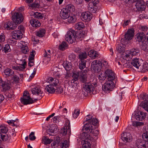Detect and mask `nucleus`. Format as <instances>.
I'll list each match as a JSON object with an SVG mask.
<instances>
[{
	"label": "nucleus",
	"mask_w": 148,
	"mask_h": 148,
	"mask_svg": "<svg viewBox=\"0 0 148 148\" xmlns=\"http://www.w3.org/2000/svg\"><path fill=\"white\" fill-rule=\"evenodd\" d=\"M101 66L102 63L99 60H96L93 61V71L94 72H98V79L100 81H103L105 79L106 75L105 72L104 73L100 71Z\"/></svg>",
	"instance_id": "nucleus-1"
},
{
	"label": "nucleus",
	"mask_w": 148,
	"mask_h": 148,
	"mask_svg": "<svg viewBox=\"0 0 148 148\" xmlns=\"http://www.w3.org/2000/svg\"><path fill=\"white\" fill-rule=\"evenodd\" d=\"M142 62L138 58L133 59L132 61L131 64L136 69L137 71L145 72L148 69L147 63H142Z\"/></svg>",
	"instance_id": "nucleus-2"
},
{
	"label": "nucleus",
	"mask_w": 148,
	"mask_h": 148,
	"mask_svg": "<svg viewBox=\"0 0 148 148\" xmlns=\"http://www.w3.org/2000/svg\"><path fill=\"white\" fill-rule=\"evenodd\" d=\"M83 132L81 134L82 138H89L91 140L92 135V123H86L83 127Z\"/></svg>",
	"instance_id": "nucleus-3"
},
{
	"label": "nucleus",
	"mask_w": 148,
	"mask_h": 148,
	"mask_svg": "<svg viewBox=\"0 0 148 148\" xmlns=\"http://www.w3.org/2000/svg\"><path fill=\"white\" fill-rule=\"evenodd\" d=\"M20 100L22 104L26 105L34 103L38 100V99H35L34 100H33L30 97L29 92L27 91L24 92L23 97L21 98Z\"/></svg>",
	"instance_id": "nucleus-4"
},
{
	"label": "nucleus",
	"mask_w": 148,
	"mask_h": 148,
	"mask_svg": "<svg viewBox=\"0 0 148 148\" xmlns=\"http://www.w3.org/2000/svg\"><path fill=\"white\" fill-rule=\"evenodd\" d=\"M92 2L89 3L88 5V10L89 12H83L82 13L81 16V19L83 21H89L92 19V16H91L90 12L92 13Z\"/></svg>",
	"instance_id": "nucleus-5"
},
{
	"label": "nucleus",
	"mask_w": 148,
	"mask_h": 148,
	"mask_svg": "<svg viewBox=\"0 0 148 148\" xmlns=\"http://www.w3.org/2000/svg\"><path fill=\"white\" fill-rule=\"evenodd\" d=\"M75 31L73 29H70L65 36L66 40L69 43L72 44L75 40Z\"/></svg>",
	"instance_id": "nucleus-6"
},
{
	"label": "nucleus",
	"mask_w": 148,
	"mask_h": 148,
	"mask_svg": "<svg viewBox=\"0 0 148 148\" xmlns=\"http://www.w3.org/2000/svg\"><path fill=\"white\" fill-rule=\"evenodd\" d=\"M113 80H108L102 86L103 90L106 92L110 91H111L114 87V83Z\"/></svg>",
	"instance_id": "nucleus-7"
},
{
	"label": "nucleus",
	"mask_w": 148,
	"mask_h": 148,
	"mask_svg": "<svg viewBox=\"0 0 148 148\" xmlns=\"http://www.w3.org/2000/svg\"><path fill=\"white\" fill-rule=\"evenodd\" d=\"M146 114L142 111H135L132 114V118H135L138 121H142L144 119L146 116Z\"/></svg>",
	"instance_id": "nucleus-8"
},
{
	"label": "nucleus",
	"mask_w": 148,
	"mask_h": 148,
	"mask_svg": "<svg viewBox=\"0 0 148 148\" xmlns=\"http://www.w3.org/2000/svg\"><path fill=\"white\" fill-rule=\"evenodd\" d=\"M93 125L95 126V129L97 128L99 126V121L96 118H93ZM99 133V131L98 129L94 130L93 131V140H96L97 139Z\"/></svg>",
	"instance_id": "nucleus-9"
},
{
	"label": "nucleus",
	"mask_w": 148,
	"mask_h": 148,
	"mask_svg": "<svg viewBox=\"0 0 148 148\" xmlns=\"http://www.w3.org/2000/svg\"><path fill=\"white\" fill-rule=\"evenodd\" d=\"M12 20L16 24H20L23 21V17L22 14L20 12L14 13L12 16Z\"/></svg>",
	"instance_id": "nucleus-10"
},
{
	"label": "nucleus",
	"mask_w": 148,
	"mask_h": 148,
	"mask_svg": "<svg viewBox=\"0 0 148 148\" xmlns=\"http://www.w3.org/2000/svg\"><path fill=\"white\" fill-rule=\"evenodd\" d=\"M136 7L139 11L144 10L146 8L145 2L143 0H137L136 3Z\"/></svg>",
	"instance_id": "nucleus-11"
},
{
	"label": "nucleus",
	"mask_w": 148,
	"mask_h": 148,
	"mask_svg": "<svg viewBox=\"0 0 148 148\" xmlns=\"http://www.w3.org/2000/svg\"><path fill=\"white\" fill-rule=\"evenodd\" d=\"M121 57L124 60V61H129L131 60L133 57L130 50L126 51L122 53Z\"/></svg>",
	"instance_id": "nucleus-12"
},
{
	"label": "nucleus",
	"mask_w": 148,
	"mask_h": 148,
	"mask_svg": "<svg viewBox=\"0 0 148 148\" xmlns=\"http://www.w3.org/2000/svg\"><path fill=\"white\" fill-rule=\"evenodd\" d=\"M82 148H90L91 145L90 143H92V138H91V140L89 138H82Z\"/></svg>",
	"instance_id": "nucleus-13"
},
{
	"label": "nucleus",
	"mask_w": 148,
	"mask_h": 148,
	"mask_svg": "<svg viewBox=\"0 0 148 148\" xmlns=\"http://www.w3.org/2000/svg\"><path fill=\"white\" fill-rule=\"evenodd\" d=\"M136 145L139 148H148V142L141 139L137 140L136 142Z\"/></svg>",
	"instance_id": "nucleus-14"
},
{
	"label": "nucleus",
	"mask_w": 148,
	"mask_h": 148,
	"mask_svg": "<svg viewBox=\"0 0 148 148\" xmlns=\"http://www.w3.org/2000/svg\"><path fill=\"white\" fill-rule=\"evenodd\" d=\"M32 92L34 95L39 96V97L37 99L39 100L42 98V91H41L40 88L38 87H35L32 88L31 90Z\"/></svg>",
	"instance_id": "nucleus-15"
},
{
	"label": "nucleus",
	"mask_w": 148,
	"mask_h": 148,
	"mask_svg": "<svg viewBox=\"0 0 148 148\" xmlns=\"http://www.w3.org/2000/svg\"><path fill=\"white\" fill-rule=\"evenodd\" d=\"M16 24L12 21L6 22L4 25V28L8 30H12L16 28L17 27Z\"/></svg>",
	"instance_id": "nucleus-16"
},
{
	"label": "nucleus",
	"mask_w": 148,
	"mask_h": 148,
	"mask_svg": "<svg viewBox=\"0 0 148 148\" xmlns=\"http://www.w3.org/2000/svg\"><path fill=\"white\" fill-rule=\"evenodd\" d=\"M134 31L133 29H129L125 34V40H131L134 35Z\"/></svg>",
	"instance_id": "nucleus-17"
},
{
	"label": "nucleus",
	"mask_w": 148,
	"mask_h": 148,
	"mask_svg": "<svg viewBox=\"0 0 148 148\" xmlns=\"http://www.w3.org/2000/svg\"><path fill=\"white\" fill-rule=\"evenodd\" d=\"M121 139L125 142H129L132 138L131 134L129 133L124 132L121 134Z\"/></svg>",
	"instance_id": "nucleus-18"
},
{
	"label": "nucleus",
	"mask_w": 148,
	"mask_h": 148,
	"mask_svg": "<svg viewBox=\"0 0 148 148\" xmlns=\"http://www.w3.org/2000/svg\"><path fill=\"white\" fill-rule=\"evenodd\" d=\"M47 81L50 84L56 88L59 84L58 79L56 78L50 77L48 78Z\"/></svg>",
	"instance_id": "nucleus-19"
},
{
	"label": "nucleus",
	"mask_w": 148,
	"mask_h": 148,
	"mask_svg": "<svg viewBox=\"0 0 148 148\" xmlns=\"http://www.w3.org/2000/svg\"><path fill=\"white\" fill-rule=\"evenodd\" d=\"M82 91L84 92H86L88 94H90L92 90V84L90 83H86L83 85Z\"/></svg>",
	"instance_id": "nucleus-20"
},
{
	"label": "nucleus",
	"mask_w": 148,
	"mask_h": 148,
	"mask_svg": "<svg viewBox=\"0 0 148 148\" xmlns=\"http://www.w3.org/2000/svg\"><path fill=\"white\" fill-rule=\"evenodd\" d=\"M106 76L108 77V80H113L115 78V74L114 72L110 69H107L105 72Z\"/></svg>",
	"instance_id": "nucleus-21"
},
{
	"label": "nucleus",
	"mask_w": 148,
	"mask_h": 148,
	"mask_svg": "<svg viewBox=\"0 0 148 148\" xmlns=\"http://www.w3.org/2000/svg\"><path fill=\"white\" fill-rule=\"evenodd\" d=\"M22 33L19 30H15L12 33V37L15 39H19L22 37Z\"/></svg>",
	"instance_id": "nucleus-22"
},
{
	"label": "nucleus",
	"mask_w": 148,
	"mask_h": 148,
	"mask_svg": "<svg viewBox=\"0 0 148 148\" xmlns=\"http://www.w3.org/2000/svg\"><path fill=\"white\" fill-rule=\"evenodd\" d=\"M70 13L63 8L60 12V16L61 18L64 19H66L70 15Z\"/></svg>",
	"instance_id": "nucleus-23"
},
{
	"label": "nucleus",
	"mask_w": 148,
	"mask_h": 148,
	"mask_svg": "<svg viewBox=\"0 0 148 148\" xmlns=\"http://www.w3.org/2000/svg\"><path fill=\"white\" fill-rule=\"evenodd\" d=\"M0 86L2 87L3 91H6L9 90L10 88V84L3 81L2 79L0 84Z\"/></svg>",
	"instance_id": "nucleus-24"
},
{
	"label": "nucleus",
	"mask_w": 148,
	"mask_h": 148,
	"mask_svg": "<svg viewBox=\"0 0 148 148\" xmlns=\"http://www.w3.org/2000/svg\"><path fill=\"white\" fill-rule=\"evenodd\" d=\"M136 40L138 42H142L144 41L145 37V34L143 32L137 33L136 35Z\"/></svg>",
	"instance_id": "nucleus-25"
},
{
	"label": "nucleus",
	"mask_w": 148,
	"mask_h": 148,
	"mask_svg": "<svg viewBox=\"0 0 148 148\" xmlns=\"http://www.w3.org/2000/svg\"><path fill=\"white\" fill-rule=\"evenodd\" d=\"M31 25L33 27H38L40 25V23L39 21L36 19L33 18L30 21Z\"/></svg>",
	"instance_id": "nucleus-26"
},
{
	"label": "nucleus",
	"mask_w": 148,
	"mask_h": 148,
	"mask_svg": "<svg viewBox=\"0 0 148 148\" xmlns=\"http://www.w3.org/2000/svg\"><path fill=\"white\" fill-rule=\"evenodd\" d=\"M70 13L74 12L75 10V8L74 5L71 4L67 5L65 8H64Z\"/></svg>",
	"instance_id": "nucleus-27"
},
{
	"label": "nucleus",
	"mask_w": 148,
	"mask_h": 148,
	"mask_svg": "<svg viewBox=\"0 0 148 148\" xmlns=\"http://www.w3.org/2000/svg\"><path fill=\"white\" fill-rule=\"evenodd\" d=\"M99 0H93V13H97L98 11L97 6Z\"/></svg>",
	"instance_id": "nucleus-28"
},
{
	"label": "nucleus",
	"mask_w": 148,
	"mask_h": 148,
	"mask_svg": "<svg viewBox=\"0 0 148 148\" xmlns=\"http://www.w3.org/2000/svg\"><path fill=\"white\" fill-rule=\"evenodd\" d=\"M86 121H88L86 123H92V116L89 114L85 117L84 119L83 123L84 124Z\"/></svg>",
	"instance_id": "nucleus-29"
},
{
	"label": "nucleus",
	"mask_w": 148,
	"mask_h": 148,
	"mask_svg": "<svg viewBox=\"0 0 148 148\" xmlns=\"http://www.w3.org/2000/svg\"><path fill=\"white\" fill-rule=\"evenodd\" d=\"M55 87L51 84L47 85L45 88L46 90L49 93H53L55 91Z\"/></svg>",
	"instance_id": "nucleus-30"
},
{
	"label": "nucleus",
	"mask_w": 148,
	"mask_h": 148,
	"mask_svg": "<svg viewBox=\"0 0 148 148\" xmlns=\"http://www.w3.org/2000/svg\"><path fill=\"white\" fill-rule=\"evenodd\" d=\"M4 73L7 77H11L14 74L13 71H12L11 69L8 68L4 70Z\"/></svg>",
	"instance_id": "nucleus-31"
},
{
	"label": "nucleus",
	"mask_w": 148,
	"mask_h": 148,
	"mask_svg": "<svg viewBox=\"0 0 148 148\" xmlns=\"http://www.w3.org/2000/svg\"><path fill=\"white\" fill-rule=\"evenodd\" d=\"M87 56V53L85 51L81 52L78 56L79 58L81 61H86L85 59L86 58Z\"/></svg>",
	"instance_id": "nucleus-32"
},
{
	"label": "nucleus",
	"mask_w": 148,
	"mask_h": 148,
	"mask_svg": "<svg viewBox=\"0 0 148 148\" xmlns=\"http://www.w3.org/2000/svg\"><path fill=\"white\" fill-rule=\"evenodd\" d=\"M29 51V49L27 45H22L21 48V52L22 53L27 54Z\"/></svg>",
	"instance_id": "nucleus-33"
},
{
	"label": "nucleus",
	"mask_w": 148,
	"mask_h": 148,
	"mask_svg": "<svg viewBox=\"0 0 148 148\" xmlns=\"http://www.w3.org/2000/svg\"><path fill=\"white\" fill-rule=\"evenodd\" d=\"M68 45L66 42L63 41L60 44L59 47V49L60 50L63 51L67 48Z\"/></svg>",
	"instance_id": "nucleus-34"
},
{
	"label": "nucleus",
	"mask_w": 148,
	"mask_h": 148,
	"mask_svg": "<svg viewBox=\"0 0 148 148\" xmlns=\"http://www.w3.org/2000/svg\"><path fill=\"white\" fill-rule=\"evenodd\" d=\"M53 140L47 138V137L43 136L42 138V142L45 145L49 144L53 141Z\"/></svg>",
	"instance_id": "nucleus-35"
},
{
	"label": "nucleus",
	"mask_w": 148,
	"mask_h": 148,
	"mask_svg": "<svg viewBox=\"0 0 148 148\" xmlns=\"http://www.w3.org/2000/svg\"><path fill=\"white\" fill-rule=\"evenodd\" d=\"M45 33V30L44 29H41L36 32V35L38 37H42L44 36Z\"/></svg>",
	"instance_id": "nucleus-36"
},
{
	"label": "nucleus",
	"mask_w": 148,
	"mask_h": 148,
	"mask_svg": "<svg viewBox=\"0 0 148 148\" xmlns=\"http://www.w3.org/2000/svg\"><path fill=\"white\" fill-rule=\"evenodd\" d=\"M81 74H80V79L81 81L84 83L86 82V74L85 73H83L82 71L80 72Z\"/></svg>",
	"instance_id": "nucleus-37"
},
{
	"label": "nucleus",
	"mask_w": 148,
	"mask_h": 148,
	"mask_svg": "<svg viewBox=\"0 0 148 148\" xmlns=\"http://www.w3.org/2000/svg\"><path fill=\"white\" fill-rule=\"evenodd\" d=\"M132 56L139 55L140 51L138 48H134L130 50Z\"/></svg>",
	"instance_id": "nucleus-38"
},
{
	"label": "nucleus",
	"mask_w": 148,
	"mask_h": 148,
	"mask_svg": "<svg viewBox=\"0 0 148 148\" xmlns=\"http://www.w3.org/2000/svg\"><path fill=\"white\" fill-rule=\"evenodd\" d=\"M64 127L65 129H69L68 130V133L70 134H71V130L70 122L69 120H66Z\"/></svg>",
	"instance_id": "nucleus-39"
},
{
	"label": "nucleus",
	"mask_w": 148,
	"mask_h": 148,
	"mask_svg": "<svg viewBox=\"0 0 148 148\" xmlns=\"http://www.w3.org/2000/svg\"><path fill=\"white\" fill-rule=\"evenodd\" d=\"M140 96V97L143 100H144L145 101H147V103L146 102L144 103L143 107L144 108L145 105L146 104L148 105V101L147 100V99H148V95L146 93H143L142 95H141Z\"/></svg>",
	"instance_id": "nucleus-40"
},
{
	"label": "nucleus",
	"mask_w": 148,
	"mask_h": 148,
	"mask_svg": "<svg viewBox=\"0 0 148 148\" xmlns=\"http://www.w3.org/2000/svg\"><path fill=\"white\" fill-rule=\"evenodd\" d=\"M60 145L62 148H66L69 146V142L66 140L62 141L60 144Z\"/></svg>",
	"instance_id": "nucleus-41"
},
{
	"label": "nucleus",
	"mask_w": 148,
	"mask_h": 148,
	"mask_svg": "<svg viewBox=\"0 0 148 148\" xmlns=\"http://www.w3.org/2000/svg\"><path fill=\"white\" fill-rule=\"evenodd\" d=\"M67 21L69 23H75L76 20V16H69L67 18Z\"/></svg>",
	"instance_id": "nucleus-42"
},
{
	"label": "nucleus",
	"mask_w": 148,
	"mask_h": 148,
	"mask_svg": "<svg viewBox=\"0 0 148 148\" xmlns=\"http://www.w3.org/2000/svg\"><path fill=\"white\" fill-rule=\"evenodd\" d=\"M84 32L83 31H80L77 34L76 38L77 39L82 40L84 37Z\"/></svg>",
	"instance_id": "nucleus-43"
},
{
	"label": "nucleus",
	"mask_w": 148,
	"mask_h": 148,
	"mask_svg": "<svg viewBox=\"0 0 148 148\" xmlns=\"http://www.w3.org/2000/svg\"><path fill=\"white\" fill-rule=\"evenodd\" d=\"M75 27L77 29H80L84 27V25L82 22H79L75 24Z\"/></svg>",
	"instance_id": "nucleus-44"
},
{
	"label": "nucleus",
	"mask_w": 148,
	"mask_h": 148,
	"mask_svg": "<svg viewBox=\"0 0 148 148\" xmlns=\"http://www.w3.org/2000/svg\"><path fill=\"white\" fill-rule=\"evenodd\" d=\"M80 74H81L80 72L79 73L78 72H76L73 73V74L72 77L74 82L77 81L79 77H80Z\"/></svg>",
	"instance_id": "nucleus-45"
},
{
	"label": "nucleus",
	"mask_w": 148,
	"mask_h": 148,
	"mask_svg": "<svg viewBox=\"0 0 148 148\" xmlns=\"http://www.w3.org/2000/svg\"><path fill=\"white\" fill-rule=\"evenodd\" d=\"M11 51V49H10V46L8 44L5 45L3 47V49L2 50L5 53L10 52Z\"/></svg>",
	"instance_id": "nucleus-46"
},
{
	"label": "nucleus",
	"mask_w": 148,
	"mask_h": 148,
	"mask_svg": "<svg viewBox=\"0 0 148 148\" xmlns=\"http://www.w3.org/2000/svg\"><path fill=\"white\" fill-rule=\"evenodd\" d=\"M33 16L34 18L38 19H41L43 17L41 13L38 12H36L34 13L33 14Z\"/></svg>",
	"instance_id": "nucleus-47"
},
{
	"label": "nucleus",
	"mask_w": 148,
	"mask_h": 148,
	"mask_svg": "<svg viewBox=\"0 0 148 148\" xmlns=\"http://www.w3.org/2000/svg\"><path fill=\"white\" fill-rule=\"evenodd\" d=\"M86 61H79V68L80 69H82L86 67Z\"/></svg>",
	"instance_id": "nucleus-48"
},
{
	"label": "nucleus",
	"mask_w": 148,
	"mask_h": 148,
	"mask_svg": "<svg viewBox=\"0 0 148 148\" xmlns=\"http://www.w3.org/2000/svg\"><path fill=\"white\" fill-rule=\"evenodd\" d=\"M124 61L125 62L124 63H123V62H122V63H121V62H118V64L119 65H123L124 67L127 68H129L131 67V66L130 65V63L129 62L126 61Z\"/></svg>",
	"instance_id": "nucleus-49"
},
{
	"label": "nucleus",
	"mask_w": 148,
	"mask_h": 148,
	"mask_svg": "<svg viewBox=\"0 0 148 148\" xmlns=\"http://www.w3.org/2000/svg\"><path fill=\"white\" fill-rule=\"evenodd\" d=\"M100 54L97 51L93 50V59H98L100 57Z\"/></svg>",
	"instance_id": "nucleus-50"
},
{
	"label": "nucleus",
	"mask_w": 148,
	"mask_h": 148,
	"mask_svg": "<svg viewBox=\"0 0 148 148\" xmlns=\"http://www.w3.org/2000/svg\"><path fill=\"white\" fill-rule=\"evenodd\" d=\"M141 48L143 50L146 51H148V45L146 42H143L141 47Z\"/></svg>",
	"instance_id": "nucleus-51"
},
{
	"label": "nucleus",
	"mask_w": 148,
	"mask_h": 148,
	"mask_svg": "<svg viewBox=\"0 0 148 148\" xmlns=\"http://www.w3.org/2000/svg\"><path fill=\"white\" fill-rule=\"evenodd\" d=\"M93 85L94 86H93V94H95L99 91L98 86L97 85V83H94Z\"/></svg>",
	"instance_id": "nucleus-52"
},
{
	"label": "nucleus",
	"mask_w": 148,
	"mask_h": 148,
	"mask_svg": "<svg viewBox=\"0 0 148 148\" xmlns=\"http://www.w3.org/2000/svg\"><path fill=\"white\" fill-rule=\"evenodd\" d=\"M11 67L14 70L19 71H23V69L22 68V67H21L20 65L17 66L14 65L12 66Z\"/></svg>",
	"instance_id": "nucleus-53"
},
{
	"label": "nucleus",
	"mask_w": 148,
	"mask_h": 148,
	"mask_svg": "<svg viewBox=\"0 0 148 148\" xmlns=\"http://www.w3.org/2000/svg\"><path fill=\"white\" fill-rule=\"evenodd\" d=\"M79 110L78 109H75L73 113V117L74 118H76L79 116Z\"/></svg>",
	"instance_id": "nucleus-54"
},
{
	"label": "nucleus",
	"mask_w": 148,
	"mask_h": 148,
	"mask_svg": "<svg viewBox=\"0 0 148 148\" xmlns=\"http://www.w3.org/2000/svg\"><path fill=\"white\" fill-rule=\"evenodd\" d=\"M8 131V129L5 126H0V133L5 134Z\"/></svg>",
	"instance_id": "nucleus-55"
},
{
	"label": "nucleus",
	"mask_w": 148,
	"mask_h": 148,
	"mask_svg": "<svg viewBox=\"0 0 148 148\" xmlns=\"http://www.w3.org/2000/svg\"><path fill=\"white\" fill-rule=\"evenodd\" d=\"M5 38L4 35L0 31V43L2 44L5 41Z\"/></svg>",
	"instance_id": "nucleus-56"
},
{
	"label": "nucleus",
	"mask_w": 148,
	"mask_h": 148,
	"mask_svg": "<svg viewBox=\"0 0 148 148\" xmlns=\"http://www.w3.org/2000/svg\"><path fill=\"white\" fill-rule=\"evenodd\" d=\"M142 137L143 139H145V140L148 142V132L146 131L143 134Z\"/></svg>",
	"instance_id": "nucleus-57"
},
{
	"label": "nucleus",
	"mask_w": 148,
	"mask_h": 148,
	"mask_svg": "<svg viewBox=\"0 0 148 148\" xmlns=\"http://www.w3.org/2000/svg\"><path fill=\"white\" fill-rule=\"evenodd\" d=\"M34 132H32L29 136V139L31 140H34L36 138V136L34 135Z\"/></svg>",
	"instance_id": "nucleus-58"
},
{
	"label": "nucleus",
	"mask_w": 148,
	"mask_h": 148,
	"mask_svg": "<svg viewBox=\"0 0 148 148\" xmlns=\"http://www.w3.org/2000/svg\"><path fill=\"white\" fill-rule=\"evenodd\" d=\"M12 79L14 81L16 82H18L19 81V79L18 77L16 75L13 74L11 76Z\"/></svg>",
	"instance_id": "nucleus-59"
},
{
	"label": "nucleus",
	"mask_w": 148,
	"mask_h": 148,
	"mask_svg": "<svg viewBox=\"0 0 148 148\" xmlns=\"http://www.w3.org/2000/svg\"><path fill=\"white\" fill-rule=\"evenodd\" d=\"M60 116H57L54 117L53 119V121L54 123H58L60 120Z\"/></svg>",
	"instance_id": "nucleus-60"
},
{
	"label": "nucleus",
	"mask_w": 148,
	"mask_h": 148,
	"mask_svg": "<svg viewBox=\"0 0 148 148\" xmlns=\"http://www.w3.org/2000/svg\"><path fill=\"white\" fill-rule=\"evenodd\" d=\"M76 55L74 53H72L69 55V58L71 61H73L75 60L76 58Z\"/></svg>",
	"instance_id": "nucleus-61"
},
{
	"label": "nucleus",
	"mask_w": 148,
	"mask_h": 148,
	"mask_svg": "<svg viewBox=\"0 0 148 148\" xmlns=\"http://www.w3.org/2000/svg\"><path fill=\"white\" fill-rule=\"evenodd\" d=\"M30 6L32 8L34 9L38 8L39 4L38 3L34 2V3L30 4Z\"/></svg>",
	"instance_id": "nucleus-62"
},
{
	"label": "nucleus",
	"mask_w": 148,
	"mask_h": 148,
	"mask_svg": "<svg viewBox=\"0 0 148 148\" xmlns=\"http://www.w3.org/2000/svg\"><path fill=\"white\" fill-rule=\"evenodd\" d=\"M9 137L7 134H3L2 141H5L8 139Z\"/></svg>",
	"instance_id": "nucleus-63"
},
{
	"label": "nucleus",
	"mask_w": 148,
	"mask_h": 148,
	"mask_svg": "<svg viewBox=\"0 0 148 148\" xmlns=\"http://www.w3.org/2000/svg\"><path fill=\"white\" fill-rule=\"evenodd\" d=\"M35 52V51L33 50L31 52L29 58V59L31 60H34V58L35 55V54H34Z\"/></svg>",
	"instance_id": "nucleus-64"
}]
</instances>
